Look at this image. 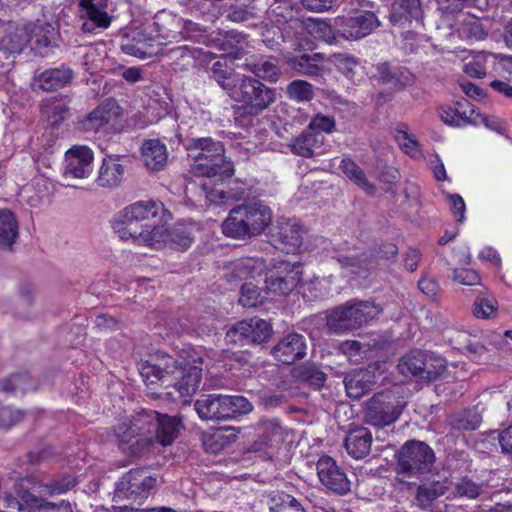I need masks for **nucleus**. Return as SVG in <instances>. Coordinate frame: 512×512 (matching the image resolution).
<instances>
[{
	"instance_id": "nucleus-60",
	"label": "nucleus",
	"mask_w": 512,
	"mask_h": 512,
	"mask_svg": "<svg viewBox=\"0 0 512 512\" xmlns=\"http://www.w3.org/2000/svg\"><path fill=\"white\" fill-rule=\"evenodd\" d=\"M493 56L492 54L489 55H478L474 57L471 61L466 63L464 65V72L466 75L472 78H478L481 79L485 77L486 75V66L485 63L487 61V57Z\"/></svg>"
},
{
	"instance_id": "nucleus-37",
	"label": "nucleus",
	"mask_w": 512,
	"mask_h": 512,
	"mask_svg": "<svg viewBox=\"0 0 512 512\" xmlns=\"http://www.w3.org/2000/svg\"><path fill=\"white\" fill-rule=\"evenodd\" d=\"M247 70L255 75L254 78L263 79L272 83L277 82L280 76L278 59L272 56H260L245 64Z\"/></svg>"
},
{
	"instance_id": "nucleus-40",
	"label": "nucleus",
	"mask_w": 512,
	"mask_h": 512,
	"mask_svg": "<svg viewBox=\"0 0 512 512\" xmlns=\"http://www.w3.org/2000/svg\"><path fill=\"white\" fill-rule=\"evenodd\" d=\"M29 33L30 43L33 48L40 54L43 51L56 45L58 32L49 23L34 25Z\"/></svg>"
},
{
	"instance_id": "nucleus-36",
	"label": "nucleus",
	"mask_w": 512,
	"mask_h": 512,
	"mask_svg": "<svg viewBox=\"0 0 512 512\" xmlns=\"http://www.w3.org/2000/svg\"><path fill=\"white\" fill-rule=\"evenodd\" d=\"M243 76L244 74L236 72L233 68L227 66L226 63L219 60L214 62L210 69V78L217 82L230 97Z\"/></svg>"
},
{
	"instance_id": "nucleus-54",
	"label": "nucleus",
	"mask_w": 512,
	"mask_h": 512,
	"mask_svg": "<svg viewBox=\"0 0 512 512\" xmlns=\"http://www.w3.org/2000/svg\"><path fill=\"white\" fill-rule=\"evenodd\" d=\"M395 140L400 149L411 158H419L422 156L420 144L414 135L408 131L398 128L396 130Z\"/></svg>"
},
{
	"instance_id": "nucleus-58",
	"label": "nucleus",
	"mask_w": 512,
	"mask_h": 512,
	"mask_svg": "<svg viewBox=\"0 0 512 512\" xmlns=\"http://www.w3.org/2000/svg\"><path fill=\"white\" fill-rule=\"evenodd\" d=\"M69 111L68 105L61 100L46 106L44 110L47 121L53 128L58 127L69 116Z\"/></svg>"
},
{
	"instance_id": "nucleus-51",
	"label": "nucleus",
	"mask_w": 512,
	"mask_h": 512,
	"mask_svg": "<svg viewBox=\"0 0 512 512\" xmlns=\"http://www.w3.org/2000/svg\"><path fill=\"white\" fill-rule=\"evenodd\" d=\"M317 142L316 135L311 133L308 129L295 137L291 144V151L298 156L310 158L314 154V146Z\"/></svg>"
},
{
	"instance_id": "nucleus-22",
	"label": "nucleus",
	"mask_w": 512,
	"mask_h": 512,
	"mask_svg": "<svg viewBox=\"0 0 512 512\" xmlns=\"http://www.w3.org/2000/svg\"><path fill=\"white\" fill-rule=\"evenodd\" d=\"M150 39L157 43V48L165 42L176 38L179 23L175 16L165 10L155 14L150 20L142 23Z\"/></svg>"
},
{
	"instance_id": "nucleus-34",
	"label": "nucleus",
	"mask_w": 512,
	"mask_h": 512,
	"mask_svg": "<svg viewBox=\"0 0 512 512\" xmlns=\"http://www.w3.org/2000/svg\"><path fill=\"white\" fill-rule=\"evenodd\" d=\"M141 157L147 169L160 171L167 164V147L159 139L145 140L141 146Z\"/></svg>"
},
{
	"instance_id": "nucleus-56",
	"label": "nucleus",
	"mask_w": 512,
	"mask_h": 512,
	"mask_svg": "<svg viewBox=\"0 0 512 512\" xmlns=\"http://www.w3.org/2000/svg\"><path fill=\"white\" fill-rule=\"evenodd\" d=\"M286 93L288 98L297 102H307L313 99V86L304 80H294L287 86Z\"/></svg>"
},
{
	"instance_id": "nucleus-19",
	"label": "nucleus",
	"mask_w": 512,
	"mask_h": 512,
	"mask_svg": "<svg viewBox=\"0 0 512 512\" xmlns=\"http://www.w3.org/2000/svg\"><path fill=\"white\" fill-rule=\"evenodd\" d=\"M398 371L405 377H415L420 380L433 381L445 369L440 365V371H432L427 368V354L422 350L413 349L403 355L398 363Z\"/></svg>"
},
{
	"instance_id": "nucleus-35",
	"label": "nucleus",
	"mask_w": 512,
	"mask_h": 512,
	"mask_svg": "<svg viewBox=\"0 0 512 512\" xmlns=\"http://www.w3.org/2000/svg\"><path fill=\"white\" fill-rule=\"evenodd\" d=\"M73 78V71L62 65L57 68L46 69L35 77V82L43 91H55L69 85Z\"/></svg>"
},
{
	"instance_id": "nucleus-32",
	"label": "nucleus",
	"mask_w": 512,
	"mask_h": 512,
	"mask_svg": "<svg viewBox=\"0 0 512 512\" xmlns=\"http://www.w3.org/2000/svg\"><path fill=\"white\" fill-rule=\"evenodd\" d=\"M372 434L365 427L350 429L344 440V447L349 456L356 460L364 459L370 453Z\"/></svg>"
},
{
	"instance_id": "nucleus-45",
	"label": "nucleus",
	"mask_w": 512,
	"mask_h": 512,
	"mask_svg": "<svg viewBox=\"0 0 512 512\" xmlns=\"http://www.w3.org/2000/svg\"><path fill=\"white\" fill-rule=\"evenodd\" d=\"M29 43V33L27 30L15 28L2 37L0 48L9 54H20Z\"/></svg>"
},
{
	"instance_id": "nucleus-48",
	"label": "nucleus",
	"mask_w": 512,
	"mask_h": 512,
	"mask_svg": "<svg viewBox=\"0 0 512 512\" xmlns=\"http://www.w3.org/2000/svg\"><path fill=\"white\" fill-rule=\"evenodd\" d=\"M329 62L346 78L354 81L356 69L359 67V60L356 57L345 53H335L330 56Z\"/></svg>"
},
{
	"instance_id": "nucleus-17",
	"label": "nucleus",
	"mask_w": 512,
	"mask_h": 512,
	"mask_svg": "<svg viewBox=\"0 0 512 512\" xmlns=\"http://www.w3.org/2000/svg\"><path fill=\"white\" fill-rule=\"evenodd\" d=\"M256 432L257 449L278 450L287 441L292 431L284 427L278 418H271L260 420L257 423Z\"/></svg>"
},
{
	"instance_id": "nucleus-31",
	"label": "nucleus",
	"mask_w": 512,
	"mask_h": 512,
	"mask_svg": "<svg viewBox=\"0 0 512 512\" xmlns=\"http://www.w3.org/2000/svg\"><path fill=\"white\" fill-rule=\"evenodd\" d=\"M194 408L202 420H227L225 400L222 394H203L195 401Z\"/></svg>"
},
{
	"instance_id": "nucleus-25",
	"label": "nucleus",
	"mask_w": 512,
	"mask_h": 512,
	"mask_svg": "<svg viewBox=\"0 0 512 512\" xmlns=\"http://www.w3.org/2000/svg\"><path fill=\"white\" fill-rule=\"evenodd\" d=\"M304 232L303 226L287 220L278 224L276 232L272 234V241L277 249L294 254L302 245Z\"/></svg>"
},
{
	"instance_id": "nucleus-44",
	"label": "nucleus",
	"mask_w": 512,
	"mask_h": 512,
	"mask_svg": "<svg viewBox=\"0 0 512 512\" xmlns=\"http://www.w3.org/2000/svg\"><path fill=\"white\" fill-rule=\"evenodd\" d=\"M79 8L81 17L93 22L99 28H108L111 24V17L106 9L95 4L93 0H80Z\"/></svg>"
},
{
	"instance_id": "nucleus-61",
	"label": "nucleus",
	"mask_w": 512,
	"mask_h": 512,
	"mask_svg": "<svg viewBox=\"0 0 512 512\" xmlns=\"http://www.w3.org/2000/svg\"><path fill=\"white\" fill-rule=\"evenodd\" d=\"M334 127L335 121L332 117L317 114L311 119L307 129L314 135H317L321 132L330 133Z\"/></svg>"
},
{
	"instance_id": "nucleus-9",
	"label": "nucleus",
	"mask_w": 512,
	"mask_h": 512,
	"mask_svg": "<svg viewBox=\"0 0 512 512\" xmlns=\"http://www.w3.org/2000/svg\"><path fill=\"white\" fill-rule=\"evenodd\" d=\"M435 460V453L427 443L408 440L399 450L397 471L408 477H418L430 473Z\"/></svg>"
},
{
	"instance_id": "nucleus-13",
	"label": "nucleus",
	"mask_w": 512,
	"mask_h": 512,
	"mask_svg": "<svg viewBox=\"0 0 512 512\" xmlns=\"http://www.w3.org/2000/svg\"><path fill=\"white\" fill-rule=\"evenodd\" d=\"M441 120L453 127H462L469 124L480 125L483 124L486 127L493 128L490 124V118L480 113L467 100L457 101L454 106H442L439 111Z\"/></svg>"
},
{
	"instance_id": "nucleus-18",
	"label": "nucleus",
	"mask_w": 512,
	"mask_h": 512,
	"mask_svg": "<svg viewBox=\"0 0 512 512\" xmlns=\"http://www.w3.org/2000/svg\"><path fill=\"white\" fill-rule=\"evenodd\" d=\"M122 115V108L114 99H106L81 120L85 132H99Z\"/></svg>"
},
{
	"instance_id": "nucleus-11",
	"label": "nucleus",
	"mask_w": 512,
	"mask_h": 512,
	"mask_svg": "<svg viewBox=\"0 0 512 512\" xmlns=\"http://www.w3.org/2000/svg\"><path fill=\"white\" fill-rule=\"evenodd\" d=\"M272 326L264 319L253 317L237 322L227 332V338L233 343L244 345L261 344L270 338Z\"/></svg>"
},
{
	"instance_id": "nucleus-16",
	"label": "nucleus",
	"mask_w": 512,
	"mask_h": 512,
	"mask_svg": "<svg viewBox=\"0 0 512 512\" xmlns=\"http://www.w3.org/2000/svg\"><path fill=\"white\" fill-rule=\"evenodd\" d=\"M267 19L288 36L290 31L297 35L304 30V22L295 16L290 0L274 1L267 10Z\"/></svg>"
},
{
	"instance_id": "nucleus-12",
	"label": "nucleus",
	"mask_w": 512,
	"mask_h": 512,
	"mask_svg": "<svg viewBox=\"0 0 512 512\" xmlns=\"http://www.w3.org/2000/svg\"><path fill=\"white\" fill-rule=\"evenodd\" d=\"M320 483L331 493L344 496L351 491V482L346 472L328 455H323L316 463Z\"/></svg>"
},
{
	"instance_id": "nucleus-21",
	"label": "nucleus",
	"mask_w": 512,
	"mask_h": 512,
	"mask_svg": "<svg viewBox=\"0 0 512 512\" xmlns=\"http://www.w3.org/2000/svg\"><path fill=\"white\" fill-rule=\"evenodd\" d=\"M379 22L374 12L357 10L342 20L341 31L344 38L357 40L369 35Z\"/></svg>"
},
{
	"instance_id": "nucleus-33",
	"label": "nucleus",
	"mask_w": 512,
	"mask_h": 512,
	"mask_svg": "<svg viewBox=\"0 0 512 512\" xmlns=\"http://www.w3.org/2000/svg\"><path fill=\"white\" fill-rule=\"evenodd\" d=\"M125 171L118 157L107 156L99 167L95 182L101 188L114 189L123 181Z\"/></svg>"
},
{
	"instance_id": "nucleus-10",
	"label": "nucleus",
	"mask_w": 512,
	"mask_h": 512,
	"mask_svg": "<svg viewBox=\"0 0 512 512\" xmlns=\"http://www.w3.org/2000/svg\"><path fill=\"white\" fill-rule=\"evenodd\" d=\"M156 479L145 468H135L125 473L115 485L113 501L128 500L142 504L148 498Z\"/></svg>"
},
{
	"instance_id": "nucleus-1",
	"label": "nucleus",
	"mask_w": 512,
	"mask_h": 512,
	"mask_svg": "<svg viewBox=\"0 0 512 512\" xmlns=\"http://www.w3.org/2000/svg\"><path fill=\"white\" fill-rule=\"evenodd\" d=\"M188 150L198 151L193 156L191 172L205 178L202 189L207 200L215 205L237 200V194L229 188L234 164L225 156L224 144L212 137H198L190 140Z\"/></svg>"
},
{
	"instance_id": "nucleus-27",
	"label": "nucleus",
	"mask_w": 512,
	"mask_h": 512,
	"mask_svg": "<svg viewBox=\"0 0 512 512\" xmlns=\"http://www.w3.org/2000/svg\"><path fill=\"white\" fill-rule=\"evenodd\" d=\"M337 260L345 275L352 281L366 280L376 266L374 255L366 252L342 255Z\"/></svg>"
},
{
	"instance_id": "nucleus-53",
	"label": "nucleus",
	"mask_w": 512,
	"mask_h": 512,
	"mask_svg": "<svg viewBox=\"0 0 512 512\" xmlns=\"http://www.w3.org/2000/svg\"><path fill=\"white\" fill-rule=\"evenodd\" d=\"M318 56L319 54H314L313 57L309 54H301L299 56L290 58L288 62L290 66L298 73L309 76H318L320 74L321 68L314 63L315 57Z\"/></svg>"
},
{
	"instance_id": "nucleus-39",
	"label": "nucleus",
	"mask_w": 512,
	"mask_h": 512,
	"mask_svg": "<svg viewBox=\"0 0 512 512\" xmlns=\"http://www.w3.org/2000/svg\"><path fill=\"white\" fill-rule=\"evenodd\" d=\"M16 497H7L6 512H35V507L41 504V498L36 497L28 489L24 488L23 482L15 486Z\"/></svg>"
},
{
	"instance_id": "nucleus-24",
	"label": "nucleus",
	"mask_w": 512,
	"mask_h": 512,
	"mask_svg": "<svg viewBox=\"0 0 512 512\" xmlns=\"http://www.w3.org/2000/svg\"><path fill=\"white\" fill-rule=\"evenodd\" d=\"M94 153L88 146H73L65 153V176L82 179L93 171Z\"/></svg>"
},
{
	"instance_id": "nucleus-2",
	"label": "nucleus",
	"mask_w": 512,
	"mask_h": 512,
	"mask_svg": "<svg viewBox=\"0 0 512 512\" xmlns=\"http://www.w3.org/2000/svg\"><path fill=\"white\" fill-rule=\"evenodd\" d=\"M201 364V358L199 365H191L181 363L172 355L157 350L139 362L138 370L152 398L160 397L161 392L158 389L173 387L183 403H190L202 379Z\"/></svg>"
},
{
	"instance_id": "nucleus-43",
	"label": "nucleus",
	"mask_w": 512,
	"mask_h": 512,
	"mask_svg": "<svg viewBox=\"0 0 512 512\" xmlns=\"http://www.w3.org/2000/svg\"><path fill=\"white\" fill-rule=\"evenodd\" d=\"M263 260L258 257H241L230 263L233 278L246 280L254 278L256 273L261 271Z\"/></svg>"
},
{
	"instance_id": "nucleus-38",
	"label": "nucleus",
	"mask_w": 512,
	"mask_h": 512,
	"mask_svg": "<svg viewBox=\"0 0 512 512\" xmlns=\"http://www.w3.org/2000/svg\"><path fill=\"white\" fill-rule=\"evenodd\" d=\"M339 169L367 195L372 196L375 194L376 186L367 179L364 170L353 159L349 157L343 158L340 162Z\"/></svg>"
},
{
	"instance_id": "nucleus-57",
	"label": "nucleus",
	"mask_w": 512,
	"mask_h": 512,
	"mask_svg": "<svg viewBox=\"0 0 512 512\" xmlns=\"http://www.w3.org/2000/svg\"><path fill=\"white\" fill-rule=\"evenodd\" d=\"M76 484V477L66 473L52 479L49 483L44 485V488L48 495L54 496L61 495L70 491L72 488L76 486Z\"/></svg>"
},
{
	"instance_id": "nucleus-29",
	"label": "nucleus",
	"mask_w": 512,
	"mask_h": 512,
	"mask_svg": "<svg viewBox=\"0 0 512 512\" xmlns=\"http://www.w3.org/2000/svg\"><path fill=\"white\" fill-rule=\"evenodd\" d=\"M215 41L219 50L231 59H240L250 47L249 35L237 30L220 31Z\"/></svg>"
},
{
	"instance_id": "nucleus-46",
	"label": "nucleus",
	"mask_w": 512,
	"mask_h": 512,
	"mask_svg": "<svg viewBox=\"0 0 512 512\" xmlns=\"http://www.w3.org/2000/svg\"><path fill=\"white\" fill-rule=\"evenodd\" d=\"M482 421L480 414L476 411L464 410L453 414L450 418V426L458 431L476 430Z\"/></svg>"
},
{
	"instance_id": "nucleus-6",
	"label": "nucleus",
	"mask_w": 512,
	"mask_h": 512,
	"mask_svg": "<svg viewBox=\"0 0 512 512\" xmlns=\"http://www.w3.org/2000/svg\"><path fill=\"white\" fill-rule=\"evenodd\" d=\"M407 402L397 389H385L375 393L364 408V421L375 428L394 424L401 416Z\"/></svg>"
},
{
	"instance_id": "nucleus-52",
	"label": "nucleus",
	"mask_w": 512,
	"mask_h": 512,
	"mask_svg": "<svg viewBox=\"0 0 512 512\" xmlns=\"http://www.w3.org/2000/svg\"><path fill=\"white\" fill-rule=\"evenodd\" d=\"M272 502L270 512H307L302 503L290 494L279 493L272 498Z\"/></svg>"
},
{
	"instance_id": "nucleus-23",
	"label": "nucleus",
	"mask_w": 512,
	"mask_h": 512,
	"mask_svg": "<svg viewBox=\"0 0 512 512\" xmlns=\"http://www.w3.org/2000/svg\"><path fill=\"white\" fill-rule=\"evenodd\" d=\"M306 339L299 333H289L272 348V355L282 364L291 365L306 356Z\"/></svg>"
},
{
	"instance_id": "nucleus-49",
	"label": "nucleus",
	"mask_w": 512,
	"mask_h": 512,
	"mask_svg": "<svg viewBox=\"0 0 512 512\" xmlns=\"http://www.w3.org/2000/svg\"><path fill=\"white\" fill-rule=\"evenodd\" d=\"M459 34L467 41H479L487 36L482 23L476 17H466L460 23Z\"/></svg>"
},
{
	"instance_id": "nucleus-55",
	"label": "nucleus",
	"mask_w": 512,
	"mask_h": 512,
	"mask_svg": "<svg viewBox=\"0 0 512 512\" xmlns=\"http://www.w3.org/2000/svg\"><path fill=\"white\" fill-rule=\"evenodd\" d=\"M498 311V302L493 296L478 297L472 306V313L478 319L494 318Z\"/></svg>"
},
{
	"instance_id": "nucleus-15",
	"label": "nucleus",
	"mask_w": 512,
	"mask_h": 512,
	"mask_svg": "<svg viewBox=\"0 0 512 512\" xmlns=\"http://www.w3.org/2000/svg\"><path fill=\"white\" fill-rule=\"evenodd\" d=\"M143 410V416H149L151 423L147 424V435L162 446L170 445L179 434L180 419L163 415L155 410Z\"/></svg>"
},
{
	"instance_id": "nucleus-41",
	"label": "nucleus",
	"mask_w": 512,
	"mask_h": 512,
	"mask_svg": "<svg viewBox=\"0 0 512 512\" xmlns=\"http://www.w3.org/2000/svg\"><path fill=\"white\" fill-rule=\"evenodd\" d=\"M19 235L18 222L9 209H0V247L10 248Z\"/></svg>"
},
{
	"instance_id": "nucleus-42",
	"label": "nucleus",
	"mask_w": 512,
	"mask_h": 512,
	"mask_svg": "<svg viewBox=\"0 0 512 512\" xmlns=\"http://www.w3.org/2000/svg\"><path fill=\"white\" fill-rule=\"evenodd\" d=\"M447 489L440 481L424 482L417 488L416 503L422 510H427L437 498L446 493Z\"/></svg>"
},
{
	"instance_id": "nucleus-50",
	"label": "nucleus",
	"mask_w": 512,
	"mask_h": 512,
	"mask_svg": "<svg viewBox=\"0 0 512 512\" xmlns=\"http://www.w3.org/2000/svg\"><path fill=\"white\" fill-rule=\"evenodd\" d=\"M227 420L248 414L253 410L250 401L241 395H224Z\"/></svg>"
},
{
	"instance_id": "nucleus-30",
	"label": "nucleus",
	"mask_w": 512,
	"mask_h": 512,
	"mask_svg": "<svg viewBox=\"0 0 512 512\" xmlns=\"http://www.w3.org/2000/svg\"><path fill=\"white\" fill-rule=\"evenodd\" d=\"M376 71L379 81L390 85L395 91L404 90L415 83V75L404 66L393 67L389 62H383L377 65Z\"/></svg>"
},
{
	"instance_id": "nucleus-20",
	"label": "nucleus",
	"mask_w": 512,
	"mask_h": 512,
	"mask_svg": "<svg viewBox=\"0 0 512 512\" xmlns=\"http://www.w3.org/2000/svg\"><path fill=\"white\" fill-rule=\"evenodd\" d=\"M120 47L123 53L139 59L149 58L158 52L143 24L126 33L121 39Z\"/></svg>"
},
{
	"instance_id": "nucleus-62",
	"label": "nucleus",
	"mask_w": 512,
	"mask_h": 512,
	"mask_svg": "<svg viewBox=\"0 0 512 512\" xmlns=\"http://www.w3.org/2000/svg\"><path fill=\"white\" fill-rule=\"evenodd\" d=\"M24 418V412L0 405V428L8 429Z\"/></svg>"
},
{
	"instance_id": "nucleus-7",
	"label": "nucleus",
	"mask_w": 512,
	"mask_h": 512,
	"mask_svg": "<svg viewBox=\"0 0 512 512\" xmlns=\"http://www.w3.org/2000/svg\"><path fill=\"white\" fill-rule=\"evenodd\" d=\"M231 98L241 104L235 109L236 115L243 112L257 116L275 102L276 90L257 78L244 75L234 93H231Z\"/></svg>"
},
{
	"instance_id": "nucleus-14",
	"label": "nucleus",
	"mask_w": 512,
	"mask_h": 512,
	"mask_svg": "<svg viewBox=\"0 0 512 512\" xmlns=\"http://www.w3.org/2000/svg\"><path fill=\"white\" fill-rule=\"evenodd\" d=\"M299 264L288 261L277 262L266 275V288L278 295H288L301 282Z\"/></svg>"
},
{
	"instance_id": "nucleus-59",
	"label": "nucleus",
	"mask_w": 512,
	"mask_h": 512,
	"mask_svg": "<svg viewBox=\"0 0 512 512\" xmlns=\"http://www.w3.org/2000/svg\"><path fill=\"white\" fill-rule=\"evenodd\" d=\"M298 377L317 388L323 387L327 379L326 374L313 364L303 366L299 370Z\"/></svg>"
},
{
	"instance_id": "nucleus-47",
	"label": "nucleus",
	"mask_w": 512,
	"mask_h": 512,
	"mask_svg": "<svg viewBox=\"0 0 512 512\" xmlns=\"http://www.w3.org/2000/svg\"><path fill=\"white\" fill-rule=\"evenodd\" d=\"M230 436L225 434L224 429H215L204 433L202 445L204 450L210 454H218L230 444Z\"/></svg>"
},
{
	"instance_id": "nucleus-64",
	"label": "nucleus",
	"mask_w": 512,
	"mask_h": 512,
	"mask_svg": "<svg viewBox=\"0 0 512 512\" xmlns=\"http://www.w3.org/2000/svg\"><path fill=\"white\" fill-rule=\"evenodd\" d=\"M453 280L466 286L479 285L481 282L478 272L468 268H455L453 270Z\"/></svg>"
},
{
	"instance_id": "nucleus-5",
	"label": "nucleus",
	"mask_w": 512,
	"mask_h": 512,
	"mask_svg": "<svg viewBox=\"0 0 512 512\" xmlns=\"http://www.w3.org/2000/svg\"><path fill=\"white\" fill-rule=\"evenodd\" d=\"M149 416H143V410L130 417L120 419L112 428L109 437L119 450L128 456H139L153 445L147 435L146 426L151 423Z\"/></svg>"
},
{
	"instance_id": "nucleus-28",
	"label": "nucleus",
	"mask_w": 512,
	"mask_h": 512,
	"mask_svg": "<svg viewBox=\"0 0 512 512\" xmlns=\"http://www.w3.org/2000/svg\"><path fill=\"white\" fill-rule=\"evenodd\" d=\"M393 25L405 27L413 22L422 23L423 9L420 0H394L389 12Z\"/></svg>"
},
{
	"instance_id": "nucleus-4",
	"label": "nucleus",
	"mask_w": 512,
	"mask_h": 512,
	"mask_svg": "<svg viewBox=\"0 0 512 512\" xmlns=\"http://www.w3.org/2000/svg\"><path fill=\"white\" fill-rule=\"evenodd\" d=\"M271 219V209L260 202L238 205L229 212L221 229L227 237L244 240L261 234Z\"/></svg>"
},
{
	"instance_id": "nucleus-8",
	"label": "nucleus",
	"mask_w": 512,
	"mask_h": 512,
	"mask_svg": "<svg viewBox=\"0 0 512 512\" xmlns=\"http://www.w3.org/2000/svg\"><path fill=\"white\" fill-rule=\"evenodd\" d=\"M375 316V307L368 301L345 303L334 307L326 318L331 333L343 334L362 327Z\"/></svg>"
},
{
	"instance_id": "nucleus-3",
	"label": "nucleus",
	"mask_w": 512,
	"mask_h": 512,
	"mask_svg": "<svg viewBox=\"0 0 512 512\" xmlns=\"http://www.w3.org/2000/svg\"><path fill=\"white\" fill-rule=\"evenodd\" d=\"M163 212L159 200L137 201L120 212L112 227L121 240L158 248L164 242Z\"/></svg>"
},
{
	"instance_id": "nucleus-26",
	"label": "nucleus",
	"mask_w": 512,
	"mask_h": 512,
	"mask_svg": "<svg viewBox=\"0 0 512 512\" xmlns=\"http://www.w3.org/2000/svg\"><path fill=\"white\" fill-rule=\"evenodd\" d=\"M343 382L347 396L358 400L376 384L375 368L368 366L367 368L354 369L345 375Z\"/></svg>"
},
{
	"instance_id": "nucleus-63",
	"label": "nucleus",
	"mask_w": 512,
	"mask_h": 512,
	"mask_svg": "<svg viewBox=\"0 0 512 512\" xmlns=\"http://www.w3.org/2000/svg\"><path fill=\"white\" fill-rule=\"evenodd\" d=\"M30 379L27 372H19L12 374L9 378L5 379L1 383V390L4 392H15L18 389L24 390L25 384Z\"/></svg>"
}]
</instances>
